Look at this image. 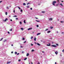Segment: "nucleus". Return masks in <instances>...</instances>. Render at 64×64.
I'll return each instance as SVG.
<instances>
[{
	"label": "nucleus",
	"mask_w": 64,
	"mask_h": 64,
	"mask_svg": "<svg viewBox=\"0 0 64 64\" xmlns=\"http://www.w3.org/2000/svg\"><path fill=\"white\" fill-rule=\"evenodd\" d=\"M56 1H54L53 2H52V4L53 5H54V6H55V4H56Z\"/></svg>",
	"instance_id": "1"
},
{
	"label": "nucleus",
	"mask_w": 64,
	"mask_h": 64,
	"mask_svg": "<svg viewBox=\"0 0 64 64\" xmlns=\"http://www.w3.org/2000/svg\"><path fill=\"white\" fill-rule=\"evenodd\" d=\"M52 47H55L56 48V45H52Z\"/></svg>",
	"instance_id": "2"
},
{
	"label": "nucleus",
	"mask_w": 64,
	"mask_h": 64,
	"mask_svg": "<svg viewBox=\"0 0 64 64\" xmlns=\"http://www.w3.org/2000/svg\"><path fill=\"white\" fill-rule=\"evenodd\" d=\"M34 43H35L36 44H37V45L38 46H40V44L38 43H36V42H34Z\"/></svg>",
	"instance_id": "3"
},
{
	"label": "nucleus",
	"mask_w": 64,
	"mask_h": 64,
	"mask_svg": "<svg viewBox=\"0 0 64 64\" xmlns=\"http://www.w3.org/2000/svg\"><path fill=\"white\" fill-rule=\"evenodd\" d=\"M7 20H8V19L6 18L5 19V20H4V22H6V21H7Z\"/></svg>",
	"instance_id": "4"
},
{
	"label": "nucleus",
	"mask_w": 64,
	"mask_h": 64,
	"mask_svg": "<svg viewBox=\"0 0 64 64\" xmlns=\"http://www.w3.org/2000/svg\"><path fill=\"white\" fill-rule=\"evenodd\" d=\"M52 20H53V19L52 18H50L49 19V21H52Z\"/></svg>",
	"instance_id": "5"
},
{
	"label": "nucleus",
	"mask_w": 64,
	"mask_h": 64,
	"mask_svg": "<svg viewBox=\"0 0 64 64\" xmlns=\"http://www.w3.org/2000/svg\"><path fill=\"white\" fill-rule=\"evenodd\" d=\"M32 29V28H30L28 29V30H31Z\"/></svg>",
	"instance_id": "6"
},
{
	"label": "nucleus",
	"mask_w": 64,
	"mask_h": 64,
	"mask_svg": "<svg viewBox=\"0 0 64 64\" xmlns=\"http://www.w3.org/2000/svg\"><path fill=\"white\" fill-rule=\"evenodd\" d=\"M55 53L56 54V55H57V54H58V52H55Z\"/></svg>",
	"instance_id": "7"
},
{
	"label": "nucleus",
	"mask_w": 64,
	"mask_h": 64,
	"mask_svg": "<svg viewBox=\"0 0 64 64\" xmlns=\"http://www.w3.org/2000/svg\"><path fill=\"white\" fill-rule=\"evenodd\" d=\"M47 46H50V43H49V44H47Z\"/></svg>",
	"instance_id": "8"
},
{
	"label": "nucleus",
	"mask_w": 64,
	"mask_h": 64,
	"mask_svg": "<svg viewBox=\"0 0 64 64\" xmlns=\"http://www.w3.org/2000/svg\"><path fill=\"white\" fill-rule=\"evenodd\" d=\"M41 33H38L37 34V35H40V34Z\"/></svg>",
	"instance_id": "9"
},
{
	"label": "nucleus",
	"mask_w": 64,
	"mask_h": 64,
	"mask_svg": "<svg viewBox=\"0 0 64 64\" xmlns=\"http://www.w3.org/2000/svg\"><path fill=\"white\" fill-rule=\"evenodd\" d=\"M51 32V31L49 30L47 32L48 33H50Z\"/></svg>",
	"instance_id": "10"
},
{
	"label": "nucleus",
	"mask_w": 64,
	"mask_h": 64,
	"mask_svg": "<svg viewBox=\"0 0 64 64\" xmlns=\"http://www.w3.org/2000/svg\"><path fill=\"white\" fill-rule=\"evenodd\" d=\"M29 55V53H28L26 54V56H28Z\"/></svg>",
	"instance_id": "11"
},
{
	"label": "nucleus",
	"mask_w": 64,
	"mask_h": 64,
	"mask_svg": "<svg viewBox=\"0 0 64 64\" xmlns=\"http://www.w3.org/2000/svg\"><path fill=\"white\" fill-rule=\"evenodd\" d=\"M11 63V62H8L7 64H9V63Z\"/></svg>",
	"instance_id": "12"
},
{
	"label": "nucleus",
	"mask_w": 64,
	"mask_h": 64,
	"mask_svg": "<svg viewBox=\"0 0 64 64\" xmlns=\"http://www.w3.org/2000/svg\"><path fill=\"white\" fill-rule=\"evenodd\" d=\"M34 41H36V38H34Z\"/></svg>",
	"instance_id": "13"
},
{
	"label": "nucleus",
	"mask_w": 64,
	"mask_h": 64,
	"mask_svg": "<svg viewBox=\"0 0 64 64\" xmlns=\"http://www.w3.org/2000/svg\"><path fill=\"white\" fill-rule=\"evenodd\" d=\"M36 21H37V22H40V21L39 20H36Z\"/></svg>",
	"instance_id": "14"
},
{
	"label": "nucleus",
	"mask_w": 64,
	"mask_h": 64,
	"mask_svg": "<svg viewBox=\"0 0 64 64\" xmlns=\"http://www.w3.org/2000/svg\"><path fill=\"white\" fill-rule=\"evenodd\" d=\"M27 59V58H26L24 59V60H26Z\"/></svg>",
	"instance_id": "15"
},
{
	"label": "nucleus",
	"mask_w": 64,
	"mask_h": 64,
	"mask_svg": "<svg viewBox=\"0 0 64 64\" xmlns=\"http://www.w3.org/2000/svg\"><path fill=\"white\" fill-rule=\"evenodd\" d=\"M23 5L24 6H25V5H26V4H25V3H24L23 4Z\"/></svg>",
	"instance_id": "16"
},
{
	"label": "nucleus",
	"mask_w": 64,
	"mask_h": 64,
	"mask_svg": "<svg viewBox=\"0 0 64 64\" xmlns=\"http://www.w3.org/2000/svg\"><path fill=\"white\" fill-rule=\"evenodd\" d=\"M6 41H7V40H5L4 41V42H6Z\"/></svg>",
	"instance_id": "17"
},
{
	"label": "nucleus",
	"mask_w": 64,
	"mask_h": 64,
	"mask_svg": "<svg viewBox=\"0 0 64 64\" xmlns=\"http://www.w3.org/2000/svg\"><path fill=\"white\" fill-rule=\"evenodd\" d=\"M21 30H22V31H23V29H24L22 28H21Z\"/></svg>",
	"instance_id": "18"
},
{
	"label": "nucleus",
	"mask_w": 64,
	"mask_h": 64,
	"mask_svg": "<svg viewBox=\"0 0 64 64\" xmlns=\"http://www.w3.org/2000/svg\"><path fill=\"white\" fill-rule=\"evenodd\" d=\"M17 54V52H15V54Z\"/></svg>",
	"instance_id": "19"
},
{
	"label": "nucleus",
	"mask_w": 64,
	"mask_h": 64,
	"mask_svg": "<svg viewBox=\"0 0 64 64\" xmlns=\"http://www.w3.org/2000/svg\"><path fill=\"white\" fill-rule=\"evenodd\" d=\"M25 20H24V23H26V22H25Z\"/></svg>",
	"instance_id": "20"
},
{
	"label": "nucleus",
	"mask_w": 64,
	"mask_h": 64,
	"mask_svg": "<svg viewBox=\"0 0 64 64\" xmlns=\"http://www.w3.org/2000/svg\"><path fill=\"white\" fill-rule=\"evenodd\" d=\"M3 38H2L1 39V40H0V41H2V40H3Z\"/></svg>",
	"instance_id": "21"
},
{
	"label": "nucleus",
	"mask_w": 64,
	"mask_h": 64,
	"mask_svg": "<svg viewBox=\"0 0 64 64\" xmlns=\"http://www.w3.org/2000/svg\"><path fill=\"white\" fill-rule=\"evenodd\" d=\"M20 25H21V24H22V22H20Z\"/></svg>",
	"instance_id": "22"
},
{
	"label": "nucleus",
	"mask_w": 64,
	"mask_h": 64,
	"mask_svg": "<svg viewBox=\"0 0 64 64\" xmlns=\"http://www.w3.org/2000/svg\"><path fill=\"white\" fill-rule=\"evenodd\" d=\"M60 22H61V23H63V22H64L63 21H61Z\"/></svg>",
	"instance_id": "23"
},
{
	"label": "nucleus",
	"mask_w": 64,
	"mask_h": 64,
	"mask_svg": "<svg viewBox=\"0 0 64 64\" xmlns=\"http://www.w3.org/2000/svg\"><path fill=\"white\" fill-rule=\"evenodd\" d=\"M6 9H9V8H8V6H7L6 7Z\"/></svg>",
	"instance_id": "24"
},
{
	"label": "nucleus",
	"mask_w": 64,
	"mask_h": 64,
	"mask_svg": "<svg viewBox=\"0 0 64 64\" xmlns=\"http://www.w3.org/2000/svg\"><path fill=\"white\" fill-rule=\"evenodd\" d=\"M20 48H23V46H20Z\"/></svg>",
	"instance_id": "25"
},
{
	"label": "nucleus",
	"mask_w": 64,
	"mask_h": 64,
	"mask_svg": "<svg viewBox=\"0 0 64 64\" xmlns=\"http://www.w3.org/2000/svg\"><path fill=\"white\" fill-rule=\"evenodd\" d=\"M60 5H61L62 6H63V5H62V4H60Z\"/></svg>",
	"instance_id": "26"
},
{
	"label": "nucleus",
	"mask_w": 64,
	"mask_h": 64,
	"mask_svg": "<svg viewBox=\"0 0 64 64\" xmlns=\"http://www.w3.org/2000/svg\"><path fill=\"white\" fill-rule=\"evenodd\" d=\"M34 50H32V52H34Z\"/></svg>",
	"instance_id": "27"
},
{
	"label": "nucleus",
	"mask_w": 64,
	"mask_h": 64,
	"mask_svg": "<svg viewBox=\"0 0 64 64\" xmlns=\"http://www.w3.org/2000/svg\"><path fill=\"white\" fill-rule=\"evenodd\" d=\"M17 16H14V17H17Z\"/></svg>",
	"instance_id": "28"
},
{
	"label": "nucleus",
	"mask_w": 64,
	"mask_h": 64,
	"mask_svg": "<svg viewBox=\"0 0 64 64\" xmlns=\"http://www.w3.org/2000/svg\"><path fill=\"white\" fill-rule=\"evenodd\" d=\"M48 30V29H46L45 30V31H47V30Z\"/></svg>",
	"instance_id": "29"
},
{
	"label": "nucleus",
	"mask_w": 64,
	"mask_h": 64,
	"mask_svg": "<svg viewBox=\"0 0 64 64\" xmlns=\"http://www.w3.org/2000/svg\"><path fill=\"white\" fill-rule=\"evenodd\" d=\"M53 28V27H50V29H52V28Z\"/></svg>",
	"instance_id": "30"
},
{
	"label": "nucleus",
	"mask_w": 64,
	"mask_h": 64,
	"mask_svg": "<svg viewBox=\"0 0 64 64\" xmlns=\"http://www.w3.org/2000/svg\"><path fill=\"white\" fill-rule=\"evenodd\" d=\"M22 40H25V38H22Z\"/></svg>",
	"instance_id": "31"
},
{
	"label": "nucleus",
	"mask_w": 64,
	"mask_h": 64,
	"mask_svg": "<svg viewBox=\"0 0 64 64\" xmlns=\"http://www.w3.org/2000/svg\"><path fill=\"white\" fill-rule=\"evenodd\" d=\"M7 12H6V15H7Z\"/></svg>",
	"instance_id": "32"
},
{
	"label": "nucleus",
	"mask_w": 64,
	"mask_h": 64,
	"mask_svg": "<svg viewBox=\"0 0 64 64\" xmlns=\"http://www.w3.org/2000/svg\"><path fill=\"white\" fill-rule=\"evenodd\" d=\"M42 12V13H45V12L43 11V12Z\"/></svg>",
	"instance_id": "33"
},
{
	"label": "nucleus",
	"mask_w": 64,
	"mask_h": 64,
	"mask_svg": "<svg viewBox=\"0 0 64 64\" xmlns=\"http://www.w3.org/2000/svg\"><path fill=\"white\" fill-rule=\"evenodd\" d=\"M33 38V36H32L31 37V39H32V38Z\"/></svg>",
	"instance_id": "34"
},
{
	"label": "nucleus",
	"mask_w": 64,
	"mask_h": 64,
	"mask_svg": "<svg viewBox=\"0 0 64 64\" xmlns=\"http://www.w3.org/2000/svg\"><path fill=\"white\" fill-rule=\"evenodd\" d=\"M19 54H20V53H18L17 54V55H19Z\"/></svg>",
	"instance_id": "35"
},
{
	"label": "nucleus",
	"mask_w": 64,
	"mask_h": 64,
	"mask_svg": "<svg viewBox=\"0 0 64 64\" xmlns=\"http://www.w3.org/2000/svg\"><path fill=\"white\" fill-rule=\"evenodd\" d=\"M30 4V3L28 2L27 4V5H29Z\"/></svg>",
	"instance_id": "36"
},
{
	"label": "nucleus",
	"mask_w": 64,
	"mask_h": 64,
	"mask_svg": "<svg viewBox=\"0 0 64 64\" xmlns=\"http://www.w3.org/2000/svg\"><path fill=\"white\" fill-rule=\"evenodd\" d=\"M36 26L37 27H39V25H37Z\"/></svg>",
	"instance_id": "37"
},
{
	"label": "nucleus",
	"mask_w": 64,
	"mask_h": 64,
	"mask_svg": "<svg viewBox=\"0 0 64 64\" xmlns=\"http://www.w3.org/2000/svg\"><path fill=\"white\" fill-rule=\"evenodd\" d=\"M18 8H19V9L20 10L21 9V8H20V7H18Z\"/></svg>",
	"instance_id": "38"
},
{
	"label": "nucleus",
	"mask_w": 64,
	"mask_h": 64,
	"mask_svg": "<svg viewBox=\"0 0 64 64\" xmlns=\"http://www.w3.org/2000/svg\"><path fill=\"white\" fill-rule=\"evenodd\" d=\"M62 52H64V50H63L62 51Z\"/></svg>",
	"instance_id": "39"
},
{
	"label": "nucleus",
	"mask_w": 64,
	"mask_h": 64,
	"mask_svg": "<svg viewBox=\"0 0 64 64\" xmlns=\"http://www.w3.org/2000/svg\"><path fill=\"white\" fill-rule=\"evenodd\" d=\"M20 61H21V60H18L19 62H20Z\"/></svg>",
	"instance_id": "40"
},
{
	"label": "nucleus",
	"mask_w": 64,
	"mask_h": 64,
	"mask_svg": "<svg viewBox=\"0 0 64 64\" xmlns=\"http://www.w3.org/2000/svg\"><path fill=\"white\" fill-rule=\"evenodd\" d=\"M27 8H29V6H27Z\"/></svg>",
	"instance_id": "41"
},
{
	"label": "nucleus",
	"mask_w": 64,
	"mask_h": 64,
	"mask_svg": "<svg viewBox=\"0 0 64 64\" xmlns=\"http://www.w3.org/2000/svg\"><path fill=\"white\" fill-rule=\"evenodd\" d=\"M58 4H57L55 5V6H58Z\"/></svg>",
	"instance_id": "42"
},
{
	"label": "nucleus",
	"mask_w": 64,
	"mask_h": 64,
	"mask_svg": "<svg viewBox=\"0 0 64 64\" xmlns=\"http://www.w3.org/2000/svg\"><path fill=\"white\" fill-rule=\"evenodd\" d=\"M10 31H12V29H11L10 30Z\"/></svg>",
	"instance_id": "43"
},
{
	"label": "nucleus",
	"mask_w": 64,
	"mask_h": 64,
	"mask_svg": "<svg viewBox=\"0 0 64 64\" xmlns=\"http://www.w3.org/2000/svg\"><path fill=\"white\" fill-rule=\"evenodd\" d=\"M35 18L36 19H38V18H36V17Z\"/></svg>",
	"instance_id": "44"
},
{
	"label": "nucleus",
	"mask_w": 64,
	"mask_h": 64,
	"mask_svg": "<svg viewBox=\"0 0 64 64\" xmlns=\"http://www.w3.org/2000/svg\"><path fill=\"white\" fill-rule=\"evenodd\" d=\"M14 13H15V10H14Z\"/></svg>",
	"instance_id": "45"
},
{
	"label": "nucleus",
	"mask_w": 64,
	"mask_h": 64,
	"mask_svg": "<svg viewBox=\"0 0 64 64\" xmlns=\"http://www.w3.org/2000/svg\"><path fill=\"white\" fill-rule=\"evenodd\" d=\"M31 46H33V44H31Z\"/></svg>",
	"instance_id": "46"
},
{
	"label": "nucleus",
	"mask_w": 64,
	"mask_h": 64,
	"mask_svg": "<svg viewBox=\"0 0 64 64\" xmlns=\"http://www.w3.org/2000/svg\"><path fill=\"white\" fill-rule=\"evenodd\" d=\"M22 10H20V12H22Z\"/></svg>",
	"instance_id": "47"
},
{
	"label": "nucleus",
	"mask_w": 64,
	"mask_h": 64,
	"mask_svg": "<svg viewBox=\"0 0 64 64\" xmlns=\"http://www.w3.org/2000/svg\"><path fill=\"white\" fill-rule=\"evenodd\" d=\"M26 41H25L24 42V43H26Z\"/></svg>",
	"instance_id": "48"
},
{
	"label": "nucleus",
	"mask_w": 64,
	"mask_h": 64,
	"mask_svg": "<svg viewBox=\"0 0 64 64\" xmlns=\"http://www.w3.org/2000/svg\"><path fill=\"white\" fill-rule=\"evenodd\" d=\"M8 34H10V32H8Z\"/></svg>",
	"instance_id": "49"
},
{
	"label": "nucleus",
	"mask_w": 64,
	"mask_h": 64,
	"mask_svg": "<svg viewBox=\"0 0 64 64\" xmlns=\"http://www.w3.org/2000/svg\"><path fill=\"white\" fill-rule=\"evenodd\" d=\"M22 53H24V52H23V51L22 52Z\"/></svg>",
	"instance_id": "50"
},
{
	"label": "nucleus",
	"mask_w": 64,
	"mask_h": 64,
	"mask_svg": "<svg viewBox=\"0 0 64 64\" xmlns=\"http://www.w3.org/2000/svg\"><path fill=\"white\" fill-rule=\"evenodd\" d=\"M38 64H40V62H38Z\"/></svg>",
	"instance_id": "51"
},
{
	"label": "nucleus",
	"mask_w": 64,
	"mask_h": 64,
	"mask_svg": "<svg viewBox=\"0 0 64 64\" xmlns=\"http://www.w3.org/2000/svg\"><path fill=\"white\" fill-rule=\"evenodd\" d=\"M16 20H18V18H16Z\"/></svg>",
	"instance_id": "52"
},
{
	"label": "nucleus",
	"mask_w": 64,
	"mask_h": 64,
	"mask_svg": "<svg viewBox=\"0 0 64 64\" xmlns=\"http://www.w3.org/2000/svg\"><path fill=\"white\" fill-rule=\"evenodd\" d=\"M56 45H57V46H58V44H56Z\"/></svg>",
	"instance_id": "53"
},
{
	"label": "nucleus",
	"mask_w": 64,
	"mask_h": 64,
	"mask_svg": "<svg viewBox=\"0 0 64 64\" xmlns=\"http://www.w3.org/2000/svg\"><path fill=\"white\" fill-rule=\"evenodd\" d=\"M11 53H12H12H13V52H11Z\"/></svg>",
	"instance_id": "54"
},
{
	"label": "nucleus",
	"mask_w": 64,
	"mask_h": 64,
	"mask_svg": "<svg viewBox=\"0 0 64 64\" xmlns=\"http://www.w3.org/2000/svg\"><path fill=\"white\" fill-rule=\"evenodd\" d=\"M30 9L31 10H32V8H30Z\"/></svg>",
	"instance_id": "55"
},
{
	"label": "nucleus",
	"mask_w": 64,
	"mask_h": 64,
	"mask_svg": "<svg viewBox=\"0 0 64 64\" xmlns=\"http://www.w3.org/2000/svg\"><path fill=\"white\" fill-rule=\"evenodd\" d=\"M12 21V20L11 19L10 20V21Z\"/></svg>",
	"instance_id": "56"
},
{
	"label": "nucleus",
	"mask_w": 64,
	"mask_h": 64,
	"mask_svg": "<svg viewBox=\"0 0 64 64\" xmlns=\"http://www.w3.org/2000/svg\"><path fill=\"white\" fill-rule=\"evenodd\" d=\"M55 64H57V63H56V62H55Z\"/></svg>",
	"instance_id": "57"
},
{
	"label": "nucleus",
	"mask_w": 64,
	"mask_h": 64,
	"mask_svg": "<svg viewBox=\"0 0 64 64\" xmlns=\"http://www.w3.org/2000/svg\"><path fill=\"white\" fill-rule=\"evenodd\" d=\"M12 46H13V45L12 44Z\"/></svg>",
	"instance_id": "58"
},
{
	"label": "nucleus",
	"mask_w": 64,
	"mask_h": 64,
	"mask_svg": "<svg viewBox=\"0 0 64 64\" xmlns=\"http://www.w3.org/2000/svg\"><path fill=\"white\" fill-rule=\"evenodd\" d=\"M57 33H58V31H57Z\"/></svg>",
	"instance_id": "59"
},
{
	"label": "nucleus",
	"mask_w": 64,
	"mask_h": 64,
	"mask_svg": "<svg viewBox=\"0 0 64 64\" xmlns=\"http://www.w3.org/2000/svg\"><path fill=\"white\" fill-rule=\"evenodd\" d=\"M42 52L43 53H44V52H43V51H42Z\"/></svg>",
	"instance_id": "60"
},
{
	"label": "nucleus",
	"mask_w": 64,
	"mask_h": 64,
	"mask_svg": "<svg viewBox=\"0 0 64 64\" xmlns=\"http://www.w3.org/2000/svg\"><path fill=\"white\" fill-rule=\"evenodd\" d=\"M1 2H2V1H0V3H1Z\"/></svg>",
	"instance_id": "61"
},
{
	"label": "nucleus",
	"mask_w": 64,
	"mask_h": 64,
	"mask_svg": "<svg viewBox=\"0 0 64 64\" xmlns=\"http://www.w3.org/2000/svg\"><path fill=\"white\" fill-rule=\"evenodd\" d=\"M62 34H63L64 33H63V32H62Z\"/></svg>",
	"instance_id": "62"
},
{
	"label": "nucleus",
	"mask_w": 64,
	"mask_h": 64,
	"mask_svg": "<svg viewBox=\"0 0 64 64\" xmlns=\"http://www.w3.org/2000/svg\"><path fill=\"white\" fill-rule=\"evenodd\" d=\"M32 33H34V32H32Z\"/></svg>",
	"instance_id": "63"
},
{
	"label": "nucleus",
	"mask_w": 64,
	"mask_h": 64,
	"mask_svg": "<svg viewBox=\"0 0 64 64\" xmlns=\"http://www.w3.org/2000/svg\"><path fill=\"white\" fill-rule=\"evenodd\" d=\"M62 2H63V1H62Z\"/></svg>",
	"instance_id": "64"
}]
</instances>
